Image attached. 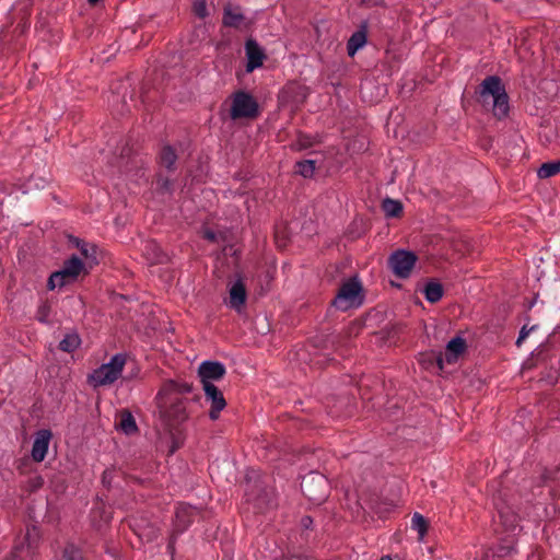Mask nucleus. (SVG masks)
Returning a JSON list of instances; mask_svg holds the SVG:
<instances>
[{
	"label": "nucleus",
	"instance_id": "f257e3e1",
	"mask_svg": "<svg viewBox=\"0 0 560 560\" xmlns=\"http://www.w3.org/2000/svg\"><path fill=\"white\" fill-rule=\"evenodd\" d=\"M191 392L188 383L168 381L160 389L156 401L161 417L171 424L182 423L188 418L187 398L184 394Z\"/></svg>",
	"mask_w": 560,
	"mask_h": 560
},
{
	"label": "nucleus",
	"instance_id": "f03ea898",
	"mask_svg": "<svg viewBox=\"0 0 560 560\" xmlns=\"http://www.w3.org/2000/svg\"><path fill=\"white\" fill-rule=\"evenodd\" d=\"M477 102L490 109L499 119L509 114V96L501 79L497 75H489L480 83Z\"/></svg>",
	"mask_w": 560,
	"mask_h": 560
},
{
	"label": "nucleus",
	"instance_id": "7ed1b4c3",
	"mask_svg": "<svg viewBox=\"0 0 560 560\" xmlns=\"http://www.w3.org/2000/svg\"><path fill=\"white\" fill-rule=\"evenodd\" d=\"M126 365V354L117 353L108 363L102 364L90 375V383L94 386H107L116 382Z\"/></svg>",
	"mask_w": 560,
	"mask_h": 560
},
{
	"label": "nucleus",
	"instance_id": "20e7f679",
	"mask_svg": "<svg viewBox=\"0 0 560 560\" xmlns=\"http://www.w3.org/2000/svg\"><path fill=\"white\" fill-rule=\"evenodd\" d=\"M301 490L305 498L314 503L322 504L329 495L330 486L327 478L319 472H310L301 481Z\"/></svg>",
	"mask_w": 560,
	"mask_h": 560
},
{
	"label": "nucleus",
	"instance_id": "39448f33",
	"mask_svg": "<svg viewBox=\"0 0 560 560\" xmlns=\"http://www.w3.org/2000/svg\"><path fill=\"white\" fill-rule=\"evenodd\" d=\"M362 285L355 278L346 281L339 289L338 294L332 300V305L340 311H348L352 307H359L362 304Z\"/></svg>",
	"mask_w": 560,
	"mask_h": 560
},
{
	"label": "nucleus",
	"instance_id": "423d86ee",
	"mask_svg": "<svg viewBox=\"0 0 560 560\" xmlns=\"http://www.w3.org/2000/svg\"><path fill=\"white\" fill-rule=\"evenodd\" d=\"M258 103L249 93L241 90L232 95L230 117L233 120L242 118L253 119L258 116Z\"/></svg>",
	"mask_w": 560,
	"mask_h": 560
},
{
	"label": "nucleus",
	"instance_id": "0eeeda50",
	"mask_svg": "<svg viewBox=\"0 0 560 560\" xmlns=\"http://www.w3.org/2000/svg\"><path fill=\"white\" fill-rule=\"evenodd\" d=\"M388 262L396 277L406 279L417 262V256L412 252L398 249L389 256Z\"/></svg>",
	"mask_w": 560,
	"mask_h": 560
},
{
	"label": "nucleus",
	"instance_id": "6e6552de",
	"mask_svg": "<svg viewBox=\"0 0 560 560\" xmlns=\"http://www.w3.org/2000/svg\"><path fill=\"white\" fill-rule=\"evenodd\" d=\"M38 538V530L35 526L27 528L22 541L16 542L11 551L10 560H32L33 548Z\"/></svg>",
	"mask_w": 560,
	"mask_h": 560
},
{
	"label": "nucleus",
	"instance_id": "1a4fd4ad",
	"mask_svg": "<svg viewBox=\"0 0 560 560\" xmlns=\"http://www.w3.org/2000/svg\"><path fill=\"white\" fill-rule=\"evenodd\" d=\"M225 374L226 369L219 361H203L198 368V375L202 387L205 384H213L214 381L222 380Z\"/></svg>",
	"mask_w": 560,
	"mask_h": 560
},
{
	"label": "nucleus",
	"instance_id": "9d476101",
	"mask_svg": "<svg viewBox=\"0 0 560 560\" xmlns=\"http://www.w3.org/2000/svg\"><path fill=\"white\" fill-rule=\"evenodd\" d=\"M246 57V72L250 73L260 68L266 59L264 49L254 38H247L244 46Z\"/></svg>",
	"mask_w": 560,
	"mask_h": 560
},
{
	"label": "nucleus",
	"instance_id": "9b49d317",
	"mask_svg": "<svg viewBox=\"0 0 560 560\" xmlns=\"http://www.w3.org/2000/svg\"><path fill=\"white\" fill-rule=\"evenodd\" d=\"M207 401L210 402L211 407L209 410V417L211 420H217L220 412L225 408L226 401L222 392L214 384H205L202 387Z\"/></svg>",
	"mask_w": 560,
	"mask_h": 560
},
{
	"label": "nucleus",
	"instance_id": "f8f14e48",
	"mask_svg": "<svg viewBox=\"0 0 560 560\" xmlns=\"http://www.w3.org/2000/svg\"><path fill=\"white\" fill-rule=\"evenodd\" d=\"M198 514V510L189 504L180 503L176 508L174 532L183 534L194 522Z\"/></svg>",
	"mask_w": 560,
	"mask_h": 560
},
{
	"label": "nucleus",
	"instance_id": "ddd939ff",
	"mask_svg": "<svg viewBox=\"0 0 560 560\" xmlns=\"http://www.w3.org/2000/svg\"><path fill=\"white\" fill-rule=\"evenodd\" d=\"M465 349H466V341L463 337L457 336V337L451 339L446 345L444 358L441 353L436 357V362H438L439 368L441 370L443 369L444 360L447 363L456 362L458 357L462 353H464Z\"/></svg>",
	"mask_w": 560,
	"mask_h": 560
},
{
	"label": "nucleus",
	"instance_id": "4468645a",
	"mask_svg": "<svg viewBox=\"0 0 560 560\" xmlns=\"http://www.w3.org/2000/svg\"><path fill=\"white\" fill-rule=\"evenodd\" d=\"M51 436V432L46 429L36 432L31 453L34 462L40 463L45 459Z\"/></svg>",
	"mask_w": 560,
	"mask_h": 560
},
{
	"label": "nucleus",
	"instance_id": "2eb2a0df",
	"mask_svg": "<svg viewBox=\"0 0 560 560\" xmlns=\"http://www.w3.org/2000/svg\"><path fill=\"white\" fill-rule=\"evenodd\" d=\"M60 270L62 271L60 275L67 277L72 282L77 281L81 273H89L85 264L75 255L65 260Z\"/></svg>",
	"mask_w": 560,
	"mask_h": 560
},
{
	"label": "nucleus",
	"instance_id": "dca6fc26",
	"mask_svg": "<svg viewBox=\"0 0 560 560\" xmlns=\"http://www.w3.org/2000/svg\"><path fill=\"white\" fill-rule=\"evenodd\" d=\"M223 24L229 27L243 30L248 26V21L240 7H233L230 4L224 9Z\"/></svg>",
	"mask_w": 560,
	"mask_h": 560
},
{
	"label": "nucleus",
	"instance_id": "f3484780",
	"mask_svg": "<svg viewBox=\"0 0 560 560\" xmlns=\"http://www.w3.org/2000/svg\"><path fill=\"white\" fill-rule=\"evenodd\" d=\"M368 42V26L366 23L360 25L359 30H357L348 39L347 43V52L350 57H353L358 50L363 48Z\"/></svg>",
	"mask_w": 560,
	"mask_h": 560
},
{
	"label": "nucleus",
	"instance_id": "a211bd4d",
	"mask_svg": "<svg viewBox=\"0 0 560 560\" xmlns=\"http://www.w3.org/2000/svg\"><path fill=\"white\" fill-rule=\"evenodd\" d=\"M230 299L229 303L230 306L236 311H240L241 307L245 304L247 293L245 284L242 280H237L233 285L230 288Z\"/></svg>",
	"mask_w": 560,
	"mask_h": 560
},
{
	"label": "nucleus",
	"instance_id": "6ab92c4d",
	"mask_svg": "<svg viewBox=\"0 0 560 560\" xmlns=\"http://www.w3.org/2000/svg\"><path fill=\"white\" fill-rule=\"evenodd\" d=\"M70 243L74 245L80 254L90 262V266L92 264H96V246L94 244H90L85 241H82L78 237H70Z\"/></svg>",
	"mask_w": 560,
	"mask_h": 560
},
{
	"label": "nucleus",
	"instance_id": "aec40b11",
	"mask_svg": "<svg viewBox=\"0 0 560 560\" xmlns=\"http://www.w3.org/2000/svg\"><path fill=\"white\" fill-rule=\"evenodd\" d=\"M118 427L124 433L128 435L133 434L138 431V427L133 416L131 415L130 411L126 409L121 410L119 413Z\"/></svg>",
	"mask_w": 560,
	"mask_h": 560
},
{
	"label": "nucleus",
	"instance_id": "412c9836",
	"mask_svg": "<svg viewBox=\"0 0 560 560\" xmlns=\"http://www.w3.org/2000/svg\"><path fill=\"white\" fill-rule=\"evenodd\" d=\"M443 293V287L438 281H429L423 289L424 298L430 303L439 302L442 299Z\"/></svg>",
	"mask_w": 560,
	"mask_h": 560
},
{
	"label": "nucleus",
	"instance_id": "4be33fe9",
	"mask_svg": "<svg viewBox=\"0 0 560 560\" xmlns=\"http://www.w3.org/2000/svg\"><path fill=\"white\" fill-rule=\"evenodd\" d=\"M159 160L162 167L166 168L167 171H174L177 154L171 145H164L160 152Z\"/></svg>",
	"mask_w": 560,
	"mask_h": 560
},
{
	"label": "nucleus",
	"instance_id": "5701e85b",
	"mask_svg": "<svg viewBox=\"0 0 560 560\" xmlns=\"http://www.w3.org/2000/svg\"><path fill=\"white\" fill-rule=\"evenodd\" d=\"M81 345V338L77 331L72 330L65 335L59 342V349L63 352L71 353L77 350Z\"/></svg>",
	"mask_w": 560,
	"mask_h": 560
},
{
	"label": "nucleus",
	"instance_id": "b1692460",
	"mask_svg": "<svg viewBox=\"0 0 560 560\" xmlns=\"http://www.w3.org/2000/svg\"><path fill=\"white\" fill-rule=\"evenodd\" d=\"M560 173V159L555 161H549L537 170V176L540 179L550 178Z\"/></svg>",
	"mask_w": 560,
	"mask_h": 560
},
{
	"label": "nucleus",
	"instance_id": "393cba45",
	"mask_svg": "<svg viewBox=\"0 0 560 560\" xmlns=\"http://www.w3.org/2000/svg\"><path fill=\"white\" fill-rule=\"evenodd\" d=\"M383 210L386 217L397 218L402 212V205L398 200L386 198L383 201Z\"/></svg>",
	"mask_w": 560,
	"mask_h": 560
},
{
	"label": "nucleus",
	"instance_id": "a878e982",
	"mask_svg": "<svg viewBox=\"0 0 560 560\" xmlns=\"http://www.w3.org/2000/svg\"><path fill=\"white\" fill-rule=\"evenodd\" d=\"M62 271L59 269L57 271H54L47 281V289L52 291L56 288H63L65 285L72 283L70 279L67 277L61 276Z\"/></svg>",
	"mask_w": 560,
	"mask_h": 560
},
{
	"label": "nucleus",
	"instance_id": "bb28decb",
	"mask_svg": "<svg viewBox=\"0 0 560 560\" xmlns=\"http://www.w3.org/2000/svg\"><path fill=\"white\" fill-rule=\"evenodd\" d=\"M295 173L304 178H310L315 173V161L304 160L295 163Z\"/></svg>",
	"mask_w": 560,
	"mask_h": 560
},
{
	"label": "nucleus",
	"instance_id": "cd10ccee",
	"mask_svg": "<svg viewBox=\"0 0 560 560\" xmlns=\"http://www.w3.org/2000/svg\"><path fill=\"white\" fill-rule=\"evenodd\" d=\"M156 190L159 194H172L174 191V183L162 173L156 175Z\"/></svg>",
	"mask_w": 560,
	"mask_h": 560
},
{
	"label": "nucleus",
	"instance_id": "c85d7f7f",
	"mask_svg": "<svg viewBox=\"0 0 560 560\" xmlns=\"http://www.w3.org/2000/svg\"><path fill=\"white\" fill-rule=\"evenodd\" d=\"M411 527L418 532L420 539H422L428 530V522L424 516L415 513L411 518Z\"/></svg>",
	"mask_w": 560,
	"mask_h": 560
},
{
	"label": "nucleus",
	"instance_id": "c756f323",
	"mask_svg": "<svg viewBox=\"0 0 560 560\" xmlns=\"http://www.w3.org/2000/svg\"><path fill=\"white\" fill-rule=\"evenodd\" d=\"M63 560H85L82 551L74 544H67L62 550Z\"/></svg>",
	"mask_w": 560,
	"mask_h": 560
},
{
	"label": "nucleus",
	"instance_id": "7c9ffc66",
	"mask_svg": "<svg viewBox=\"0 0 560 560\" xmlns=\"http://www.w3.org/2000/svg\"><path fill=\"white\" fill-rule=\"evenodd\" d=\"M49 316H50V305L47 302H44L37 307L35 317L39 323L48 324Z\"/></svg>",
	"mask_w": 560,
	"mask_h": 560
},
{
	"label": "nucleus",
	"instance_id": "2f4dec72",
	"mask_svg": "<svg viewBox=\"0 0 560 560\" xmlns=\"http://www.w3.org/2000/svg\"><path fill=\"white\" fill-rule=\"evenodd\" d=\"M535 328H536V326H532L530 328H528L526 325H524L522 327V329L520 330V335L517 337L516 345L520 346L527 338L529 332L533 331Z\"/></svg>",
	"mask_w": 560,
	"mask_h": 560
},
{
	"label": "nucleus",
	"instance_id": "473e14b6",
	"mask_svg": "<svg viewBox=\"0 0 560 560\" xmlns=\"http://www.w3.org/2000/svg\"><path fill=\"white\" fill-rule=\"evenodd\" d=\"M194 12L199 18H205L207 13L206 4L203 2L196 1L194 3Z\"/></svg>",
	"mask_w": 560,
	"mask_h": 560
},
{
	"label": "nucleus",
	"instance_id": "72a5a7b5",
	"mask_svg": "<svg viewBox=\"0 0 560 560\" xmlns=\"http://www.w3.org/2000/svg\"><path fill=\"white\" fill-rule=\"evenodd\" d=\"M148 247H152V249H154V252H156L154 258L158 262H164L165 255L161 252L160 247L155 243H150L148 245Z\"/></svg>",
	"mask_w": 560,
	"mask_h": 560
},
{
	"label": "nucleus",
	"instance_id": "f704fd0d",
	"mask_svg": "<svg viewBox=\"0 0 560 560\" xmlns=\"http://www.w3.org/2000/svg\"><path fill=\"white\" fill-rule=\"evenodd\" d=\"M180 534H175V532L173 530L172 535H171V538H170V541L167 544V547H166V550L170 555H174L175 552V542H176V539L177 537L179 536Z\"/></svg>",
	"mask_w": 560,
	"mask_h": 560
},
{
	"label": "nucleus",
	"instance_id": "c9c22d12",
	"mask_svg": "<svg viewBox=\"0 0 560 560\" xmlns=\"http://www.w3.org/2000/svg\"><path fill=\"white\" fill-rule=\"evenodd\" d=\"M374 86L373 82H365L361 85V95L363 100L368 97V91Z\"/></svg>",
	"mask_w": 560,
	"mask_h": 560
},
{
	"label": "nucleus",
	"instance_id": "e433bc0d",
	"mask_svg": "<svg viewBox=\"0 0 560 560\" xmlns=\"http://www.w3.org/2000/svg\"><path fill=\"white\" fill-rule=\"evenodd\" d=\"M313 525V518L311 516H303L301 518V526L305 529H310Z\"/></svg>",
	"mask_w": 560,
	"mask_h": 560
},
{
	"label": "nucleus",
	"instance_id": "4c0bfd02",
	"mask_svg": "<svg viewBox=\"0 0 560 560\" xmlns=\"http://www.w3.org/2000/svg\"><path fill=\"white\" fill-rule=\"evenodd\" d=\"M180 445V442L177 439H174L173 446L171 448V453H174Z\"/></svg>",
	"mask_w": 560,
	"mask_h": 560
},
{
	"label": "nucleus",
	"instance_id": "58836bf2",
	"mask_svg": "<svg viewBox=\"0 0 560 560\" xmlns=\"http://www.w3.org/2000/svg\"><path fill=\"white\" fill-rule=\"evenodd\" d=\"M206 237H207L208 240H210V241H214V240H215V235H214V233H213V232H210V231L206 232Z\"/></svg>",
	"mask_w": 560,
	"mask_h": 560
},
{
	"label": "nucleus",
	"instance_id": "ea45409f",
	"mask_svg": "<svg viewBox=\"0 0 560 560\" xmlns=\"http://www.w3.org/2000/svg\"><path fill=\"white\" fill-rule=\"evenodd\" d=\"M42 483H43L42 478H37L34 487H39V486H42Z\"/></svg>",
	"mask_w": 560,
	"mask_h": 560
},
{
	"label": "nucleus",
	"instance_id": "a19ab883",
	"mask_svg": "<svg viewBox=\"0 0 560 560\" xmlns=\"http://www.w3.org/2000/svg\"><path fill=\"white\" fill-rule=\"evenodd\" d=\"M101 0H88V2L92 5H95L97 2H100Z\"/></svg>",
	"mask_w": 560,
	"mask_h": 560
},
{
	"label": "nucleus",
	"instance_id": "79ce46f5",
	"mask_svg": "<svg viewBox=\"0 0 560 560\" xmlns=\"http://www.w3.org/2000/svg\"><path fill=\"white\" fill-rule=\"evenodd\" d=\"M106 480H108L107 471H105V472L103 474V481L105 482Z\"/></svg>",
	"mask_w": 560,
	"mask_h": 560
},
{
	"label": "nucleus",
	"instance_id": "37998d69",
	"mask_svg": "<svg viewBox=\"0 0 560 560\" xmlns=\"http://www.w3.org/2000/svg\"><path fill=\"white\" fill-rule=\"evenodd\" d=\"M106 480H108L107 471H105V472L103 474V481L105 482Z\"/></svg>",
	"mask_w": 560,
	"mask_h": 560
},
{
	"label": "nucleus",
	"instance_id": "c03bdc74",
	"mask_svg": "<svg viewBox=\"0 0 560 560\" xmlns=\"http://www.w3.org/2000/svg\"><path fill=\"white\" fill-rule=\"evenodd\" d=\"M381 560H392V559L388 556H384V557L381 558Z\"/></svg>",
	"mask_w": 560,
	"mask_h": 560
}]
</instances>
